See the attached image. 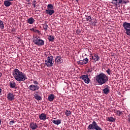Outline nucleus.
Returning <instances> with one entry per match:
<instances>
[{"mask_svg": "<svg viewBox=\"0 0 130 130\" xmlns=\"http://www.w3.org/2000/svg\"><path fill=\"white\" fill-rule=\"evenodd\" d=\"M76 1V2H79V1H80V0H75Z\"/></svg>", "mask_w": 130, "mask_h": 130, "instance_id": "49530a36", "label": "nucleus"}, {"mask_svg": "<svg viewBox=\"0 0 130 130\" xmlns=\"http://www.w3.org/2000/svg\"><path fill=\"white\" fill-rule=\"evenodd\" d=\"M92 59L93 60V62H96V61H99L100 58H99V56L97 54H92Z\"/></svg>", "mask_w": 130, "mask_h": 130, "instance_id": "dca6fc26", "label": "nucleus"}, {"mask_svg": "<svg viewBox=\"0 0 130 130\" xmlns=\"http://www.w3.org/2000/svg\"><path fill=\"white\" fill-rule=\"evenodd\" d=\"M103 93L106 95H108L109 93V86H108V85L105 86V88L103 90Z\"/></svg>", "mask_w": 130, "mask_h": 130, "instance_id": "2eb2a0df", "label": "nucleus"}, {"mask_svg": "<svg viewBox=\"0 0 130 130\" xmlns=\"http://www.w3.org/2000/svg\"><path fill=\"white\" fill-rule=\"evenodd\" d=\"M106 72L108 74V75H109V76H110L111 74H112L111 72V70H110V69H108L106 71Z\"/></svg>", "mask_w": 130, "mask_h": 130, "instance_id": "473e14b6", "label": "nucleus"}, {"mask_svg": "<svg viewBox=\"0 0 130 130\" xmlns=\"http://www.w3.org/2000/svg\"><path fill=\"white\" fill-rule=\"evenodd\" d=\"M34 43L38 46H43L44 45L45 42L43 40L35 37L34 39Z\"/></svg>", "mask_w": 130, "mask_h": 130, "instance_id": "39448f33", "label": "nucleus"}, {"mask_svg": "<svg viewBox=\"0 0 130 130\" xmlns=\"http://www.w3.org/2000/svg\"><path fill=\"white\" fill-rule=\"evenodd\" d=\"M46 117V114L44 113H42L39 115V118L41 120H46L47 119Z\"/></svg>", "mask_w": 130, "mask_h": 130, "instance_id": "f3484780", "label": "nucleus"}, {"mask_svg": "<svg viewBox=\"0 0 130 130\" xmlns=\"http://www.w3.org/2000/svg\"><path fill=\"white\" fill-rule=\"evenodd\" d=\"M0 28L1 29H4L5 28V25L4 24V22L3 21L0 20Z\"/></svg>", "mask_w": 130, "mask_h": 130, "instance_id": "c85d7f7f", "label": "nucleus"}, {"mask_svg": "<svg viewBox=\"0 0 130 130\" xmlns=\"http://www.w3.org/2000/svg\"><path fill=\"white\" fill-rule=\"evenodd\" d=\"M95 80L99 85L102 86L108 82V77L106 74L102 73L96 76Z\"/></svg>", "mask_w": 130, "mask_h": 130, "instance_id": "f03ea898", "label": "nucleus"}, {"mask_svg": "<svg viewBox=\"0 0 130 130\" xmlns=\"http://www.w3.org/2000/svg\"><path fill=\"white\" fill-rule=\"evenodd\" d=\"M18 39H20V38H18Z\"/></svg>", "mask_w": 130, "mask_h": 130, "instance_id": "8fccbe9b", "label": "nucleus"}, {"mask_svg": "<svg viewBox=\"0 0 130 130\" xmlns=\"http://www.w3.org/2000/svg\"><path fill=\"white\" fill-rule=\"evenodd\" d=\"M2 124V120L0 119V125Z\"/></svg>", "mask_w": 130, "mask_h": 130, "instance_id": "79ce46f5", "label": "nucleus"}, {"mask_svg": "<svg viewBox=\"0 0 130 130\" xmlns=\"http://www.w3.org/2000/svg\"><path fill=\"white\" fill-rule=\"evenodd\" d=\"M107 120L110 121V122H114L115 119L113 117H109L107 118Z\"/></svg>", "mask_w": 130, "mask_h": 130, "instance_id": "393cba45", "label": "nucleus"}, {"mask_svg": "<svg viewBox=\"0 0 130 130\" xmlns=\"http://www.w3.org/2000/svg\"><path fill=\"white\" fill-rule=\"evenodd\" d=\"M54 98H55V96H54V94L52 93H51L48 97V99L50 102H52V101L54 100Z\"/></svg>", "mask_w": 130, "mask_h": 130, "instance_id": "412c9836", "label": "nucleus"}, {"mask_svg": "<svg viewBox=\"0 0 130 130\" xmlns=\"http://www.w3.org/2000/svg\"><path fill=\"white\" fill-rule=\"evenodd\" d=\"M33 83L34 84V85H39V83L37 81L34 80Z\"/></svg>", "mask_w": 130, "mask_h": 130, "instance_id": "e433bc0d", "label": "nucleus"}, {"mask_svg": "<svg viewBox=\"0 0 130 130\" xmlns=\"http://www.w3.org/2000/svg\"><path fill=\"white\" fill-rule=\"evenodd\" d=\"M126 32H125V34H126V35H128V36H130V29L128 28L125 29Z\"/></svg>", "mask_w": 130, "mask_h": 130, "instance_id": "2f4dec72", "label": "nucleus"}, {"mask_svg": "<svg viewBox=\"0 0 130 130\" xmlns=\"http://www.w3.org/2000/svg\"><path fill=\"white\" fill-rule=\"evenodd\" d=\"M35 99H36V100H38V101H41V100H42V98L37 94H36V95H35Z\"/></svg>", "mask_w": 130, "mask_h": 130, "instance_id": "cd10ccee", "label": "nucleus"}, {"mask_svg": "<svg viewBox=\"0 0 130 130\" xmlns=\"http://www.w3.org/2000/svg\"><path fill=\"white\" fill-rule=\"evenodd\" d=\"M53 123H54V124H56L57 125H58V124H60V123H61V120H59V119H57L56 120H52Z\"/></svg>", "mask_w": 130, "mask_h": 130, "instance_id": "b1692460", "label": "nucleus"}, {"mask_svg": "<svg viewBox=\"0 0 130 130\" xmlns=\"http://www.w3.org/2000/svg\"><path fill=\"white\" fill-rule=\"evenodd\" d=\"M2 75H3V74L0 73V78L2 77Z\"/></svg>", "mask_w": 130, "mask_h": 130, "instance_id": "c03bdc74", "label": "nucleus"}, {"mask_svg": "<svg viewBox=\"0 0 130 130\" xmlns=\"http://www.w3.org/2000/svg\"><path fill=\"white\" fill-rule=\"evenodd\" d=\"M1 93H2V88H0V95H1Z\"/></svg>", "mask_w": 130, "mask_h": 130, "instance_id": "37998d69", "label": "nucleus"}, {"mask_svg": "<svg viewBox=\"0 0 130 130\" xmlns=\"http://www.w3.org/2000/svg\"><path fill=\"white\" fill-rule=\"evenodd\" d=\"M114 112L117 115H118V116H120V115H122L123 114V111H120L118 110H115Z\"/></svg>", "mask_w": 130, "mask_h": 130, "instance_id": "5701e85b", "label": "nucleus"}, {"mask_svg": "<svg viewBox=\"0 0 130 130\" xmlns=\"http://www.w3.org/2000/svg\"><path fill=\"white\" fill-rule=\"evenodd\" d=\"M32 31L34 32H35V33H38V34H39V33H40V31H39V30L36 29L35 28H32Z\"/></svg>", "mask_w": 130, "mask_h": 130, "instance_id": "72a5a7b5", "label": "nucleus"}, {"mask_svg": "<svg viewBox=\"0 0 130 130\" xmlns=\"http://www.w3.org/2000/svg\"><path fill=\"white\" fill-rule=\"evenodd\" d=\"M86 21L88 22H92V17L91 16L85 15Z\"/></svg>", "mask_w": 130, "mask_h": 130, "instance_id": "bb28decb", "label": "nucleus"}, {"mask_svg": "<svg viewBox=\"0 0 130 130\" xmlns=\"http://www.w3.org/2000/svg\"><path fill=\"white\" fill-rule=\"evenodd\" d=\"M55 12L53 10L51 9H46L45 11V14L49 15V16H52Z\"/></svg>", "mask_w": 130, "mask_h": 130, "instance_id": "4468645a", "label": "nucleus"}, {"mask_svg": "<svg viewBox=\"0 0 130 130\" xmlns=\"http://www.w3.org/2000/svg\"><path fill=\"white\" fill-rule=\"evenodd\" d=\"M123 27L125 30H126V29H128V28H130V23L125 22L123 23Z\"/></svg>", "mask_w": 130, "mask_h": 130, "instance_id": "a211bd4d", "label": "nucleus"}, {"mask_svg": "<svg viewBox=\"0 0 130 130\" xmlns=\"http://www.w3.org/2000/svg\"><path fill=\"white\" fill-rule=\"evenodd\" d=\"M112 4L114 5L115 7H117L119 4H122L123 2H124V0H113Z\"/></svg>", "mask_w": 130, "mask_h": 130, "instance_id": "9d476101", "label": "nucleus"}, {"mask_svg": "<svg viewBox=\"0 0 130 130\" xmlns=\"http://www.w3.org/2000/svg\"><path fill=\"white\" fill-rule=\"evenodd\" d=\"M65 114L67 116H70V115L72 114V112H71V111L67 110L66 112H65Z\"/></svg>", "mask_w": 130, "mask_h": 130, "instance_id": "c756f323", "label": "nucleus"}, {"mask_svg": "<svg viewBox=\"0 0 130 130\" xmlns=\"http://www.w3.org/2000/svg\"><path fill=\"white\" fill-rule=\"evenodd\" d=\"M92 68H89L87 70V73H92Z\"/></svg>", "mask_w": 130, "mask_h": 130, "instance_id": "4c0bfd02", "label": "nucleus"}, {"mask_svg": "<svg viewBox=\"0 0 130 130\" xmlns=\"http://www.w3.org/2000/svg\"><path fill=\"white\" fill-rule=\"evenodd\" d=\"M7 99L9 101H13V100H15V95L13 93L9 92L7 94Z\"/></svg>", "mask_w": 130, "mask_h": 130, "instance_id": "9b49d317", "label": "nucleus"}, {"mask_svg": "<svg viewBox=\"0 0 130 130\" xmlns=\"http://www.w3.org/2000/svg\"><path fill=\"white\" fill-rule=\"evenodd\" d=\"M28 90L30 91H37L39 90V86L37 85L31 84L28 87Z\"/></svg>", "mask_w": 130, "mask_h": 130, "instance_id": "0eeeda50", "label": "nucleus"}, {"mask_svg": "<svg viewBox=\"0 0 130 130\" xmlns=\"http://www.w3.org/2000/svg\"><path fill=\"white\" fill-rule=\"evenodd\" d=\"M12 73L15 80H17V82H23L27 79L26 74L21 72L19 69H14Z\"/></svg>", "mask_w": 130, "mask_h": 130, "instance_id": "f257e3e1", "label": "nucleus"}, {"mask_svg": "<svg viewBox=\"0 0 130 130\" xmlns=\"http://www.w3.org/2000/svg\"><path fill=\"white\" fill-rule=\"evenodd\" d=\"M28 5H30V3H28Z\"/></svg>", "mask_w": 130, "mask_h": 130, "instance_id": "09e8293b", "label": "nucleus"}, {"mask_svg": "<svg viewBox=\"0 0 130 130\" xmlns=\"http://www.w3.org/2000/svg\"><path fill=\"white\" fill-rule=\"evenodd\" d=\"M13 1L14 0H5V1L4 2V6H5V7H10V6L12 5V3L11 2H13Z\"/></svg>", "mask_w": 130, "mask_h": 130, "instance_id": "ddd939ff", "label": "nucleus"}, {"mask_svg": "<svg viewBox=\"0 0 130 130\" xmlns=\"http://www.w3.org/2000/svg\"><path fill=\"white\" fill-rule=\"evenodd\" d=\"M36 95H38V92L35 93V96H36Z\"/></svg>", "mask_w": 130, "mask_h": 130, "instance_id": "ea45409f", "label": "nucleus"}, {"mask_svg": "<svg viewBox=\"0 0 130 130\" xmlns=\"http://www.w3.org/2000/svg\"><path fill=\"white\" fill-rule=\"evenodd\" d=\"M81 60H80L79 61H78L77 63H78V64H82V62L81 61Z\"/></svg>", "mask_w": 130, "mask_h": 130, "instance_id": "58836bf2", "label": "nucleus"}, {"mask_svg": "<svg viewBox=\"0 0 130 130\" xmlns=\"http://www.w3.org/2000/svg\"><path fill=\"white\" fill-rule=\"evenodd\" d=\"M29 127L32 130L36 129L38 128V125H37V124L34 122H31L29 124Z\"/></svg>", "mask_w": 130, "mask_h": 130, "instance_id": "6e6552de", "label": "nucleus"}, {"mask_svg": "<svg viewBox=\"0 0 130 130\" xmlns=\"http://www.w3.org/2000/svg\"><path fill=\"white\" fill-rule=\"evenodd\" d=\"M90 58H91V59H93V55H92V56H90Z\"/></svg>", "mask_w": 130, "mask_h": 130, "instance_id": "a19ab883", "label": "nucleus"}, {"mask_svg": "<svg viewBox=\"0 0 130 130\" xmlns=\"http://www.w3.org/2000/svg\"><path fill=\"white\" fill-rule=\"evenodd\" d=\"M36 1H34L32 2V6H34V8H36V5H37Z\"/></svg>", "mask_w": 130, "mask_h": 130, "instance_id": "f704fd0d", "label": "nucleus"}, {"mask_svg": "<svg viewBox=\"0 0 130 130\" xmlns=\"http://www.w3.org/2000/svg\"><path fill=\"white\" fill-rule=\"evenodd\" d=\"M53 9H54V8L52 4H49L47 6V10H53Z\"/></svg>", "mask_w": 130, "mask_h": 130, "instance_id": "a878e982", "label": "nucleus"}, {"mask_svg": "<svg viewBox=\"0 0 130 130\" xmlns=\"http://www.w3.org/2000/svg\"><path fill=\"white\" fill-rule=\"evenodd\" d=\"M53 56L50 55L47 57V59L45 61V63L47 67L50 68L53 66Z\"/></svg>", "mask_w": 130, "mask_h": 130, "instance_id": "20e7f679", "label": "nucleus"}, {"mask_svg": "<svg viewBox=\"0 0 130 130\" xmlns=\"http://www.w3.org/2000/svg\"><path fill=\"white\" fill-rule=\"evenodd\" d=\"M47 36L49 42H53L54 41V36L47 35Z\"/></svg>", "mask_w": 130, "mask_h": 130, "instance_id": "aec40b11", "label": "nucleus"}, {"mask_svg": "<svg viewBox=\"0 0 130 130\" xmlns=\"http://www.w3.org/2000/svg\"><path fill=\"white\" fill-rule=\"evenodd\" d=\"M37 12H40L39 10H37Z\"/></svg>", "mask_w": 130, "mask_h": 130, "instance_id": "a18cd8bd", "label": "nucleus"}, {"mask_svg": "<svg viewBox=\"0 0 130 130\" xmlns=\"http://www.w3.org/2000/svg\"><path fill=\"white\" fill-rule=\"evenodd\" d=\"M43 28H44L45 31H47L48 30V25H47V24H46V23H45L44 24Z\"/></svg>", "mask_w": 130, "mask_h": 130, "instance_id": "7c9ffc66", "label": "nucleus"}, {"mask_svg": "<svg viewBox=\"0 0 130 130\" xmlns=\"http://www.w3.org/2000/svg\"><path fill=\"white\" fill-rule=\"evenodd\" d=\"M27 2H30V0H27Z\"/></svg>", "mask_w": 130, "mask_h": 130, "instance_id": "de8ad7c7", "label": "nucleus"}, {"mask_svg": "<svg viewBox=\"0 0 130 130\" xmlns=\"http://www.w3.org/2000/svg\"><path fill=\"white\" fill-rule=\"evenodd\" d=\"M81 61V65L84 66V64H86V63H88V62L89 61V59L88 58H85L84 59Z\"/></svg>", "mask_w": 130, "mask_h": 130, "instance_id": "4be33fe9", "label": "nucleus"}, {"mask_svg": "<svg viewBox=\"0 0 130 130\" xmlns=\"http://www.w3.org/2000/svg\"><path fill=\"white\" fill-rule=\"evenodd\" d=\"M15 122H16V121L12 120V121H10L9 124H10V125H13V124H14V123H15Z\"/></svg>", "mask_w": 130, "mask_h": 130, "instance_id": "c9c22d12", "label": "nucleus"}, {"mask_svg": "<svg viewBox=\"0 0 130 130\" xmlns=\"http://www.w3.org/2000/svg\"><path fill=\"white\" fill-rule=\"evenodd\" d=\"M26 22L28 24H30L31 25H32V24L35 23V20L34 19V18H33V17H30L26 20Z\"/></svg>", "mask_w": 130, "mask_h": 130, "instance_id": "6ab92c4d", "label": "nucleus"}, {"mask_svg": "<svg viewBox=\"0 0 130 130\" xmlns=\"http://www.w3.org/2000/svg\"><path fill=\"white\" fill-rule=\"evenodd\" d=\"M55 62L57 65L60 64L62 62V59L60 56H56L55 58Z\"/></svg>", "mask_w": 130, "mask_h": 130, "instance_id": "1a4fd4ad", "label": "nucleus"}, {"mask_svg": "<svg viewBox=\"0 0 130 130\" xmlns=\"http://www.w3.org/2000/svg\"><path fill=\"white\" fill-rule=\"evenodd\" d=\"M88 128L89 130H103L95 121H92V123L88 125Z\"/></svg>", "mask_w": 130, "mask_h": 130, "instance_id": "7ed1b4c3", "label": "nucleus"}, {"mask_svg": "<svg viewBox=\"0 0 130 130\" xmlns=\"http://www.w3.org/2000/svg\"><path fill=\"white\" fill-rule=\"evenodd\" d=\"M9 86L11 88V89H16V82L14 80H11L9 83Z\"/></svg>", "mask_w": 130, "mask_h": 130, "instance_id": "f8f14e48", "label": "nucleus"}, {"mask_svg": "<svg viewBox=\"0 0 130 130\" xmlns=\"http://www.w3.org/2000/svg\"><path fill=\"white\" fill-rule=\"evenodd\" d=\"M80 80H82L83 81H84L85 84H89V83L91 82L90 78H89V75L88 74L82 75L80 77Z\"/></svg>", "mask_w": 130, "mask_h": 130, "instance_id": "423d86ee", "label": "nucleus"}]
</instances>
